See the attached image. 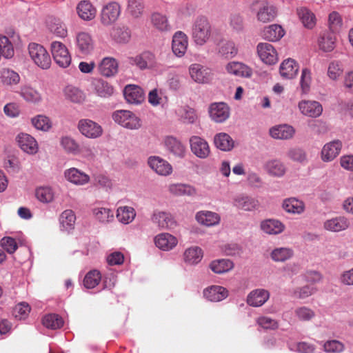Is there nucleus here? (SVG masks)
<instances>
[{
	"label": "nucleus",
	"mask_w": 353,
	"mask_h": 353,
	"mask_svg": "<svg viewBox=\"0 0 353 353\" xmlns=\"http://www.w3.org/2000/svg\"><path fill=\"white\" fill-rule=\"evenodd\" d=\"M212 34V26L207 17L199 16L194 20L192 27V38L197 46H203L210 39Z\"/></svg>",
	"instance_id": "nucleus-1"
},
{
	"label": "nucleus",
	"mask_w": 353,
	"mask_h": 353,
	"mask_svg": "<svg viewBox=\"0 0 353 353\" xmlns=\"http://www.w3.org/2000/svg\"><path fill=\"white\" fill-rule=\"evenodd\" d=\"M28 52L32 60L39 68L46 70L50 67V56L43 46L31 43L28 46Z\"/></svg>",
	"instance_id": "nucleus-2"
},
{
	"label": "nucleus",
	"mask_w": 353,
	"mask_h": 353,
	"mask_svg": "<svg viewBox=\"0 0 353 353\" xmlns=\"http://www.w3.org/2000/svg\"><path fill=\"white\" fill-rule=\"evenodd\" d=\"M113 120L121 126L130 129H139L141 125V120L134 113L128 110H117L112 114Z\"/></svg>",
	"instance_id": "nucleus-3"
},
{
	"label": "nucleus",
	"mask_w": 353,
	"mask_h": 353,
	"mask_svg": "<svg viewBox=\"0 0 353 353\" xmlns=\"http://www.w3.org/2000/svg\"><path fill=\"white\" fill-rule=\"evenodd\" d=\"M51 52L54 61L61 68H65L71 63V57L66 46L60 41L51 43Z\"/></svg>",
	"instance_id": "nucleus-4"
},
{
	"label": "nucleus",
	"mask_w": 353,
	"mask_h": 353,
	"mask_svg": "<svg viewBox=\"0 0 353 353\" xmlns=\"http://www.w3.org/2000/svg\"><path fill=\"white\" fill-rule=\"evenodd\" d=\"M77 127L79 132L88 139H97L103 132L102 127L99 123L88 119L79 120Z\"/></svg>",
	"instance_id": "nucleus-5"
},
{
	"label": "nucleus",
	"mask_w": 353,
	"mask_h": 353,
	"mask_svg": "<svg viewBox=\"0 0 353 353\" xmlns=\"http://www.w3.org/2000/svg\"><path fill=\"white\" fill-rule=\"evenodd\" d=\"M188 70L191 79L197 83H208L213 78L211 69L201 64H191Z\"/></svg>",
	"instance_id": "nucleus-6"
},
{
	"label": "nucleus",
	"mask_w": 353,
	"mask_h": 353,
	"mask_svg": "<svg viewBox=\"0 0 353 353\" xmlns=\"http://www.w3.org/2000/svg\"><path fill=\"white\" fill-rule=\"evenodd\" d=\"M121 14V8L118 3L112 1L104 6L101 12V21L104 26L114 23Z\"/></svg>",
	"instance_id": "nucleus-7"
},
{
	"label": "nucleus",
	"mask_w": 353,
	"mask_h": 353,
	"mask_svg": "<svg viewBox=\"0 0 353 353\" xmlns=\"http://www.w3.org/2000/svg\"><path fill=\"white\" fill-rule=\"evenodd\" d=\"M209 114L216 123H223L230 117V109L224 102L212 103L209 107Z\"/></svg>",
	"instance_id": "nucleus-8"
},
{
	"label": "nucleus",
	"mask_w": 353,
	"mask_h": 353,
	"mask_svg": "<svg viewBox=\"0 0 353 353\" xmlns=\"http://www.w3.org/2000/svg\"><path fill=\"white\" fill-rule=\"evenodd\" d=\"M298 107L301 114L312 118L319 117L323 112L321 104L316 101L302 100Z\"/></svg>",
	"instance_id": "nucleus-9"
},
{
	"label": "nucleus",
	"mask_w": 353,
	"mask_h": 353,
	"mask_svg": "<svg viewBox=\"0 0 353 353\" xmlns=\"http://www.w3.org/2000/svg\"><path fill=\"white\" fill-rule=\"evenodd\" d=\"M190 149L192 153L200 159L207 158L210 152L208 142L197 136L190 139Z\"/></svg>",
	"instance_id": "nucleus-10"
},
{
	"label": "nucleus",
	"mask_w": 353,
	"mask_h": 353,
	"mask_svg": "<svg viewBox=\"0 0 353 353\" xmlns=\"http://www.w3.org/2000/svg\"><path fill=\"white\" fill-rule=\"evenodd\" d=\"M123 95L126 101L131 104L138 105L144 101L143 89L136 85H127L123 90Z\"/></svg>",
	"instance_id": "nucleus-11"
},
{
	"label": "nucleus",
	"mask_w": 353,
	"mask_h": 353,
	"mask_svg": "<svg viewBox=\"0 0 353 353\" xmlns=\"http://www.w3.org/2000/svg\"><path fill=\"white\" fill-rule=\"evenodd\" d=\"M130 63L135 65L141 70H145L155 66L156 58L154 54L146 51L134 57H132L130 59Z\"/></svg>",
	"instance_id": "nucleus-12"
},
{
	"label": "nucleus",
	"mask_w": 353,
	"mask_h": 353,
	"mask_svg": "<svg viewBox=\"0 0 353 353\" xmlns=\"http://www.w3.org/2000/svg\"><path fill=\"white\" fill-rule=\"evenodd\" d=\"M188 44V37L185 33L181 31L174 33L172 37V49L176 56L183 57L187 50Z\"/></svg>",
	"instance_id": "nucleus-13"
},
{
	"label": "nucleus",
	"mask_w": 353,
	"mask_h": 353,
	"mask_svg": "<svg viewBox=\"0 0 353 353\" xmlns=\"http://www.w3.org/2000/svg\"><path fill=\"white\" fill-rule=\"evenodd\" d=\"M148 163L159 175L167 176L172 172V165L167 161L159 157L154 156L149 157Z\"/></svg>",
	"instance_id": "nucleus-14"
},
{
	"label": "nucleus",
	"mask_w": 353,
	"mask_h": 353,
	"mask_svg": "<svg viewBox=\"0 0 353 353\" xmlns=\"http://www.w3.org/2000/svg\"><path fill=\"white\" fill-rule=\"evenodd\" d=\"M19 146L28 154H35L38 151V145L35 139L26 133H20L17 137Z\"/></svg>",
	"instance_id": "nucleus-15"
},
{
	"label": "nucleus",
	"mask_w": 353,
	"mask_h": 353,
	"mask_svg": "<svg viewBox=\"0 0 353 353\" xmlns=\"http://www.w3.org/2000/svg\"><path fill=\"white\" fill-rule=\"evenodd\" d=\"M76 48L77 51L82 54H90L93 50L91 36L85 32H79L76 36Z\"/></svg>",
	"instance_id": "nucleus-16"
},
{
	"label": "nucleus",
	"mask_w": 353,
	"mask_h": 353,
	"mask_svg": "<svg viewBox=\"0 0 353 353\" xmlns=\"http://www.w3.org/2000/svg\"><path fill=\"white\" fill-rule=\"evenodd\" d=\"M225 70L228 73L239 77L248 78L252 74V70L250 67L239 61L229 62L225 66Z\"/></svg>",
	"instance_id": "nucleus-17"
},
{
	"label": "nucleus",
	"mask_w": 353,
	"mask_h": 353,
	"mask_svg": "<svg viewBox=\"0 0 353 353\" xmlns=\"http://www.w3.org/2000/svg\"><path fill=\"white\" fill-rule=\"evenodd\" d=\"M152 221L162 229H171L176 225V221L172 216L165 212L154 211Z\"/></svg>",
	"instance_id": "nucleus-18"
},
{
	"label": "nucleus",
	"mask_w": 353,
	"mask_h": 353,
	"mask_svg": "<svg viewBox=\"0 0 353 353\" xmlns=\"http://www.w3.org/2000/svg\"><path fill=\"white\" fill-rule=\"evenodd\" d=\"M216 46L218 54L223 58L232 59L238 53V48L231 40L221 39Z\"/></svg>",
	"instance_id": "nucleus-19"
},
{
	"label": "nucleus",
	"mask_w": 353,
	"mask_h": 353,
	"mask_svg": "<svg viewBox=\"0 0 353 353\" xmlns=\"http://www.w3.org/2000/svg\"><path fill=\"white\" fill-rule=\"evenodd\" d=\"M228 295V290L220 285H212L203 290L204 297L212 302L221 301L225 299Z\"/></svg>",
	"instance_id": "nucleus-20"
},
{
	"label": "nucleus",
	"mask_w": 353,
	"mask_h": 353,
	"mask_svg": "<svg viewBox=\"0 0 353 353\" xmlns=\"http://www.w3.org/2000/svg\"><path fill=\"white\" fill-rule=\"evenodd\" d=\"M65 178L75 185H82L88 183L90 176L76 168H69L64 172Z\"/></svg>",
	"instance_id": "nucleus-21"
},
{
	"label": "nucleus",
	"mask_w": 353,
	"mask_h": 353,
	"mask_svg": "<svg viewBox=\"0 0 353 353\" xmlns=\"http://www.w3.org/2000/svg\"><path fill=\"white\" fill-rule=\"evenodd\" d=\"M154 243L159 249L168 251L177 245L178 241L174 236L169 233H161L156 236Z\"/></svg>",
	"instance_id": "nucleus-22"
},
{
	"label": "nucleus",
	"mask_w": 353,
	"mask_h": 353,
	"mask_svg": "<svg viewBox=\"0 0 353 353\" xmlns=\"http://www.w3.org/2000/svg\"><path fill=\"white\" fill-rule=\"evenodd\" d=\"M342 143L335 140L325 144L321 151L322 159L324 161H330L336 158L341 152Z\"/></svg>",
	"instance_id": "nucleus-23"
},
{
	"label": "nucleus",
	"mask_w": 353,
	"mask_h": 353,
	"mask_svg": "<svg viewBox=\"0 0 353 353\" xmlns=\"http://www.w3.org/2000/svg\"><path fill=\"white\" fill-rule=\"evenodd\" d=\"M323 226L326 230L339 232L347 229L350 221L345 216H337L325 221Z\"/></svg>",
	"instance_id": "nucleus-24"
},
{
	"label": "nucleus",
	"mask_w": 353,
	"mask_h": 353,
	"mask_svg": "<svg viewBox=\"0 0 353 353\" xmlns=\"http://www.w3.org/2000/svg\"><path fill=\"white\" fill-rule=\"evenodd\" d=\"M299 69V66L296 61L288 58L281 63L279 71L283 78L290 79L296 76Z\"/></svg>",
	"instance_id": "nucleus-25"
},
{
	"label": "nucleus",
	"mask_w": 353,
	"mask_h": 353,
	"mask_svg": "<svg viewBox=\"0 0 353 353\" xmlns=\"http://www.w3.org/2000/svg\"><path fill=\"white\" fill-rule=\"evenodd\" d=\"M166 149L179 158H183L185 154V148L181 142L174 137H168L165 139Z\"/></svg>",
	"instance_id": "nucleus-26"
},
{
	"label": "nucleus",
	"mask_w": 353,
	"mask_h": 353,
	"mask_svg": "<svg viewBox=\"0 0 353 353\" xmlns=\"http://www.w3.org/2000/svg\"><path fill=\"white\" fill-rule=\"evenodd\" d=\"M99 71L104 77H112L117 73L118 63L114 59L105 57L99 65Z\"/></svg>",
	"instance_id": "nucleus-27"
},
{
	"label": "nucleus",
	"mask_w": 353,
	"mask_h": 353,
	"mask_svg": "<svg viewBox=\"0 0 353 353\" xmlns=\"http://www.w3.org/2000/svg\"><path fill=\"white\" fill-rule=\"evenodd\" d=\"M20 79L19 74L11 69L0 70V83L4 86L12 88L19 83Z\"/></svg>",
	"instance_id": "nucleus-28"
},
{
	"label": "nucleus",
	"mask_w": 353,
	"mask_h": 353,
	"mask_svg": "<svg viewBox=\"0 0 353 353\" xmlns=\"http://www.w3.org/2000/svg\"><path fill=\"white\" fill-rule=\"evenodd\" d=\"M214 143L218 149L225 152L230 151L234 147V141L225 132L216 134L214 137Z\"/></svg>",
	"instance_id": "nucleus-29"
},
{
	"label": "nucleus",
	"mask_w": 353,
	"mask_h": 353,
	"mask_svg": "<svg viewBox=\"0 0 353 353\" xmlns=\"http://www.w3.org/2000/svg\"><path fill=\"white\" fill-rule=\"evenodd\" d=\"M295 130L291 125L284 124L273 127L270 130V134L274 139H289L294 134Z\"/></svg>",
	"instance_id": "nucleus-30"
},
{
	"label": "nucleus",
	"mask_w": 353,
	"mask_h": 353,
	"mask_svg": "<svg viewBox=\"0 0 353 353\" xmlns=\"http://www.w3.org/2000/svg\"><path fill=\"white\" fill-rule=\"evenodd\" d=\"M77 11L80 18L90 21L95 17L96 9L88 1H81L77 7Z\"/></svg>",
	"instance_id": "nucleus-31"
},
{
	"label": "nucleus",
	"mask_w": 353,
	"mask_h": 353,
	"mask_svg": "<svg viewBox=\"0 0 353 353\" xmlns=\"http://www.w3.org/2000/svg\"><path fill=\"white\" fill-rule=\"evenodd\" d=\"M296 13L303 23L304 27L312 29L316 25V17L314 14L305 7L297 8Z\"/></svg>",
	"instance_id": "nucleus-32"
},
{
	"label": "nucleus",
	"mask_w": 353,
	"mask_h": 353,
	"mask_svg": "<svg viewBox=\"0 0 353 353\" xmlns=\"http://www.w3.org/2000/svg\"><path fill=\"white\" fill-rule=\"evenodd\" d=\"M196 221L204 225L212 226L219 223L220 217L218 214L210 211H201L196 214Z\"/></svg>",
	"instance_id": "nucleus-33"
},
{
	"label": "nucleus",
	"mask_w": 353,
	"mask_h": 353,
	"mask_svg": "<svg viewBox=\"0 0 353 353\" xmlns=\"http://www.w3.org/2000/svg\"><path fill=\"white\" fill-rule=\"evenodd\" d=\"M19 93L26 101L29 103H38L42 100L40 92L28 85L22 86Z\"/></svg>",
	"instance_id": "nucleus-34"
},
{
	"label": "nucleus",
	"mask_w": 353,
	"mask_h": 353,
	"mask_svg": "<svg viewBox=\"0 0 353 353\" xmlns=\"http://www.w3.org/2000/svg\"><path fill=\"white\" fill-rule=\"evenodd\" d=\"M48 30L59 37L67 36L68 31L65 25L59 19L50 18L47 22Z\"/></svg>",
	"instance_id": "nucleus-35"
},
{
	"label": "nucleus",
	"mask_w": 353,
	"mask_h": 353,
	"mask_svg": "<svg viewBox=\"0 0 353 353\" xmlns=\"http://www.w3.org/2000/svg\"><path fill=\"white\" fill-rule=\"evenodd\" d=\"M136 212L132 207L120 206L117 210V218L123 224H128L134 219Z\"/></svg>",
	"instance_id": "nucleus-36"
},
{
	"label": "nucleus",
	"mask_w": 353,
	"mask_h": 353,
	"mask_svg": "<svg viewBox=\"0 0 353 353\" xmlns=\"http://www.w3.org/2000/svg\"><path fill=\"white\" fill-rule=\"evenodd\" d=\"M170 192L176 196H194L196 194V189L188 184H172L169 187Z\"/></svg>",
	"instance_id": "nucleus-37"
},
{
	"label": "nucleus",
	"mask_w": 353,
	"mask_h": 353,
	"mask_svg": "<svg viewBox=\"0 0 353 353\" xmlns=\"http://www.w3.org/2000/svg\"><path fill=\"white\" fill-rule=\"evenodd\" d=\"M285 171V165L279 160H271L266 163V172L270 176L280 177L284 175Z\"/></svg>",
	"instance_id": "nucleus-38"
},
{
	"label": "nucleus",
	"mask_w": 353,
	"mask_h": 353,
	"mask_svg": "<svg viewBox=\"0 0 353 353\" xmlns=\"http://www.w3.org/2000/svg\"><path fill=\"white\" fill-rule=\"evenodd\" d=\"M336 38L332 32H323L319 38V46L325 52H330L335 47Z\"/></svg>",
	"instance_id": "nucleus-39"
},
{
	"label": "nucleus",
	"mask_w": 353,
	"mask_h": 353,
	"mask_svg": "<svg viewBox=\"0 0 353 353\" xmlns=\"http://www.w3.org/2000/svg\"><path fill=\"white\" fill-rule=\"evenodd\" d=\"M234 267L233 262L230 259H219L213 261L210 264V268L216 274H223L232 270Z\"/></svg>",
	"instance_id": "nucleus-40"
},
{
	"label": "nucleus",
	"mask_w": 353,
	"mask_h": 353,
	"mask_svg": "<svg viewBox=\"0 0 353 353\" xmlns=\"http://www.w3.org/2000/svg\"><path fill=\"white\" fill-rule=\"evenodd\" d=\"M234 205L242 210L250 211L256 208L259 202L248 196H239L234 199Z\"/></svg>",
	"instance_id": "nucleus-41"
},
{
	"label": "nucleus",
	"mask_w": 353,
	"mask_h": 353,
	"mask_svg": "<svg viewBox=\"0 0 353 353\" xmlns=\"http://www.w3.org/2000/svg\"><path fill=\"white\" fill-rule=\"evenodd\" d=\"M76 216L71 210L63 211L59 218L61 226L63 230L70 231L73 229L75 223Z\"/></svg>",
	"instance_id": "nucleus-42"
},
{
	"label": "nucleus",
	"mask_w": 353,
	"mask_h": 353,
	"mask_svg": "<svg viewBox=\"0 0 353 353\" xmlns=\"http://www.w3.org/2000/svg\"><path fill=\"white\" fill-rule=\"evenodd\" d=\"M285 35V30L279 24H272L266 27V40L272 42L279 41Z\"/></svg>",
	"instance_id": "nucleus-43"
},
{
	"label": "nucleus",
	"mask_w": 353,
	"mask_h": 353,
	"mask_svg": "<svg viewBox=\"0 0 353 353\" xmlns=\"http://www.w3.org/2000/svg\"><path fill=\"white\" fill-rule=\"evenodd\" d=\"M63 92L65 98L73 103H81L84 100V94L78 88L69 85L65 88Z\"/></svg>",
	"instance_id": "nucleus-44"
},
{
	"label": "nucleus",
	"mask_w": 353,
	"mask_h": 353,
	"mask_svg": "<svg viewBox=\"0 0 353 353\" xmlns=\"http://www.w3.org/2000/svg\"><path fill=\"white\" fill-rule=\"evenodd\" d=\"M43 325L47 328L57 330L63 325V319L58 314H49L46 315L42 320Z\"/></svg>",
	"instance_id": "nucleus-45"
},
{
	"label": "nucleus",
	"mask_w": 353,
	"mask_h": 353,
	"mask_svg": "<svg viewBox=\"0 0 353 353\" xmlns=\"http://www.w3.org/2000/svg\"><path fill=\"white\" fill-rule=\"evenodd\" d=\"M151 20L153 26L160 31L167 32L171 30V26L166 16L161 13L155 12L152 14Z\"/></svg>",
	"instance_id": "nucleus-46"
},
{
	"label": "nucleus",
	"mask_w": 353,
	"mask_h": 353,
	"mask_svg": "<svg viewBox=\"0 0 353 353\" xmlns=\"http://www.w3.org/2000/svg\"><path fill=\"white\" fill-rule=\"evenodd\" d=\"M283 208L288 212L300 214L304 210V205L302 201L294 198H290L283 201Z\"/></svg>",
	"instance_id": "nucleus-47"
},
{
	"label": "nucleus",
	"mask_w": 353,
	"mask_h": 353,
	"mask_svg": "<svg viewBox=\"0 0 353 353\" xmlns=\"http://www.w3.org/2000/svg\"><path fill=\"white\" fill-rule=\"evenodd\" d=\"M14 47L9 39L0 34V54L5 59H10L14 56Z\"/></svg>",
	"instance_id": "nucleus-48"
},
{
	"label": "nucleus",
	"mask_w": 353,
	"mask_h": 353,
	"mask_svg": "<svg viewBox=\"0 0 353 353\" xmlns=\"http://www.w3.org/2000/svg\"><path fill=\"white\" fill-rule=\"evenodd\" d=\"M203 257V252L200 248L194 247L188 248L184 253L185 261L189 264L194 265L201 261Z\"/></svg>",
	"instance_id": "nucleus-49"
},
{
	"label": "nucleus",
	"mask_w": 353,
	"mask_h": 353,
	"mask_svg": "<svg viewBox=\"0 0 353 353\" xmlns=\"http://www.w3.org/2000/svg\"><path fill=\"white\" fill-rule=\"evenodd\" d=\"M247 303L253 307H259L265 303L264 290H255L252 291L248 296Z\"/></svg>",
	"instance_id": "nucleus-50"
},
{
	"label": "nucleus",
	"mask_w": 353,
	"mask_h": 353,
	"mask_svg": "<svg viewBox=\"0 0 353 353\" xmlns=\"http://www.w3.org/2000/svg\"><path fill=\"white\" fill-rule=\"evenodd\" d=\"M95 218L102 223L111 222L114 219L113 212L106 208H98L93 210Z\"/></svg>",
	"instance_id": "nucleus-51"
},
{
	"label": "nucleus",
	"mask_w": 353,
	"mask_h": 353,
	"mask_svg": "<svg viewBox=\"0 0 353 353\" xmlns=\"http://www.w3.org/2000/svg\"><path fill=\"white\" fill-rule=\"evenodd\" d=\"M293 250L289 248H279L273 250L270 254L274 261H285L293 256Z\"/></svg>",
	"instance_id": "nucleus-52"
},
{
	"label": "nucleus",
	"mask_w": 353,
	"mask_h": 353,
	"mask_svg": "<svg viewBox=\"0 0 353 353\" xmlns=\"http://www.w3.org/2000/svg\"><path fill=\"white\" fill-rule=\"evenodd\" d=\"M94 88L99 96L108 97L112 94L113 88L106 81L99 79L94 82Z\"/></svg>",
	"instance_id": "nucleus-53"
},
{
	"label": "nucleus",
	"mask_w": 353,
	"mask_h": 353,
	"mask_svg": "<svg viewBox=\"0 0 353 353\" xmlns=\"http://www.w3.org/2000/svg\"><path fill=\"white\" fill-rule=\"evenodd\" d=\"M37 199L44 203H48L54 199V192L50 187H39L35 192Z\"/></svg>",
	"instance_id": "nucleus-54"
},
{
	"label": "nucleus",
	"mask_w": 353,
	"mask_h": 353,
	"mask_svg": "<svg viewBox=\"0 0 353 353\" xmlns=\"http://www.w3.org/2000/svg\"><path fill=\"white\" fill-rule=\"evenodd\" d=\"M101 279V274L97 270H92L88 272L83 279V285L88 289L95 288Z\"/></svg>",
	"instance_id": "nucleus-55"
},
{
	"label": "nucleus",
	"mask_w": 353,
	"mask_h": 353,
	"mask_svg": "<svg viewBox=\"0 0 353 353\" xmlns=\"http://www.w3.org/2000/svg\"><path fill=\"white\" fill-rule=\"evenodd\" d=\"M294 314L295 316L301 321H310L316 316L315 312L306 306H301L296 308L294 310Z\"/></svg>",
	"instance_id": "nucleus-56"
},
{
	"label": "nucleus",
	"mask_w": 353,
	"mask_h": 353,
	"mask_svg": "<svg viewBox=\"0 0 353 353\" xmlns=\"http://www.w3.org/2000/svg\"><path fill=\"white\" fill-rule=\"evenodd\" d=\"M112 38L118 43H127L130 38V32L128 28H117L112 33Z\"/></svg>",
	"instance_id": "nucleus-57"
},
{
	"label": "nucleus",
	"mask_w": 353,
	"mask_h": 353,
	"mask_svg": "<svg viewBox=\"0 0 353 353\" xmlns=\"http://www.w3.org/2000/svg\"><path fill=\"white\" fill-rule=\"evenodd\" d=\"M32 123L37 130L48 131L51 128V122L48 117L38 115L32 119Z\"/></svg>",
	"instance_id": "nucleus-58"
},
{
	"label": "nucleus",
	"mask_w": 353,
	"mask_h": 353,
	"mask_svg": "<svg viewBox=\"0 0 353 353\" xmlns=\"http://www.w3.org/2000/svg\"><path fill=\"white\" fill-rule=\"evenodd\" d=\"M284 225L279 221L275 219H266V233L270 234H277L284 230Z\"/></svg>",
	"instance_id": "nucleus-59"
},
{
	"label": "nucleus",
	"mask_w": 353,
	"mask_h": 353,
	"mask_svg": "<svg viewBox=\"0 0 353 353\" xmlns=\"http://www.w3.org/2000/svg\"><path fill=\"white\" fill-rule=\"evenodd\" d=\"M144 6L142 0H128V10L134 17H139L143 12Z\"/></svg>",
	"instance_id": "nucleus-60"
},
{
	"label": "nucleus",
	"mask_w": 353,
	"mask_h": 353,
	"mask_svg": "<svg viewBox=\"0 0 353 353\" xmlns=\"http://www.w3.org/2000/svg\"><path fill=\"white\" fill-rule=\"evenodd\" d=\"M287 156L291 160L299 163H303L307 160L306 153L299 148H290L287 152Z\"/></svg>",
	"instance_id": "nucleus-61"
},
{
	"label": "nucleus",
	"mask_w": 353,
	"mask_h": 353,
	"mask_svg": "<svg viewBox=\"0 0 353 353\" xmlns=\"http://www.w3.org/2000/svg\"><path fill=\"white\" fill-rule=\"evenodd\" d=\"M343 72L342 65L339 61H332L330 63L327 68V75L332 79H337Z\"/></svg>",
	"instance_id": "nucleus-62"
},
{
	"label": "nucleus",
	"mask_w": 353,
	"mask_h": 353,
	"mask_svg": "<svg viewBox=\"0 0 353 353\" xmlns=\"http://www.w3.org/2000/svg\"><path fill=\"white\" fill-rule=\"evenodd\" d=\"M316 291V289L314 287L305 285L294 290L292 296L296 299H303L312 295Z\"/></svg>",
	"instance_id": "nucleus-63"
},
{
	"label": "nucleus",
	"mask_w": 353,
	"mask_h": 353,
	"mask_svg": "<svg viewBox=\"0 0 353 353\" xmlns=\"http://www.w3.org/2000/svg\"><path fill=\"white\" fill-rule=\"evenodd\" d=\"M61 144L63 149L68 153L77 154L79 151L78 144L73 139L69 137H63L61 141Z\"/></svg>",
	"instance_id": "nucleus-64"
}]
</instances>
